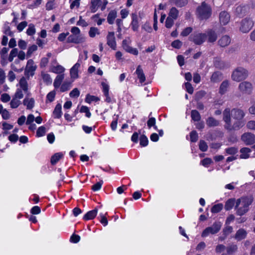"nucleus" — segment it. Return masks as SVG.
I'll use <instances>...</instances> for the list:
<instances>
[{
    "label": "nucleus",
    "instance_id": "nucleus-1",
    "mask_svg": "<svg viewBox=\"0 0 255 255\" xmlns=\"http://www.w3.org/2000/svg\"><path fill=\"white\" fill-rule=\"evenodd\" d=\"M253 201L252 196H245L238 199L236 202L235 209L236 214L239 216L245 214L249 210V206Z\"/></svg>",
    "mask_w": 255,
    "mask_h": 255
},
{
    "label": "nucleus",
    "instance_id": "nucleus-2",
    "mask_svg": "<svg viewBox=\"0 0 255 255\" xmlns=\"http://www.w3.org/2000/svg\"><path fill=\"white\" fill-rule=\"evenodd\" d=\"M196 13L200 19H206L211 15L212 9L209 5L203 2L201 5L197 7Z\"/></svg>",
    "mask_w": 255,
    "mask_h": 255
},
{
    "label": "nucleus",
    "instance_id": "nucleus-3",
    "mask_svg": "<svg viewBox=\"0 0 255 255\" xmlns=\"http://www.w3.org/2000/svg\"><path fill=\"white\" fill-rule=\"evenodd\" d=\"M254 25L253 19L249 17H245L242 19L239 23V30L242 33L249 32Z\"/></svg>",
    "mask_w": 255,
    "mask_h": 255
},
{
    "label": "nucleus",
    "instance_id": "nucleus-4",
    "mask_svg": "<svg viewBox=\"0 0 255 255\" xmlns=\"http://www.w3.org/2000/svg\"><path fill=\"white\" fill-rule=\"evenodd\" d=\"M248 76V71L243 67H239L233 72L231 77L233 80L240 82L245 79Z\"/></svg>",
    "mask_w": 255,
    "mask_h": 255
},
{
    "label": "nucleus",
    "instance_id": "nucleus-5",
    "mask_svg": "<svg viewBox=\"0 0 255 255\" xmlns=\"http://www.w3.org/2000/svg\"><path fill=\"white\" fill-rule=\"evenodd\" d=\"M18 85H19L20 88L17 89L14 97L18 99H20L23 97L22 90L25 93H26L28 89V84L26 79L24 77L21 78L19 80Z\"/></svg>",
    "mask_w": 255,
    "mask_h": 255
},
{
    "label": "nucleus",
    "instance_id": "nucleus-6",
    "mask_svg": "<svg viewBox=\"0 0 255 255\" xmlns=\"http://www.w3.org/2000/svg\"><path fill=\"white\" fill-rule=\"evenodd\" d=\"M222 223L220 222H215L211 227L206 228L202 232L201 236L206 237L209 234H215L221 229Z\"/></svg>",
    "mask_w": 255,
    "mask_h": 255
},
{
    "label": "nucleus",
    "instance_id": "nucleus-7",
    "mask_svg": "<svg viewBox=\"0 0 255 255\" xmlns=\"http://www.w3.org/2000/svg\"><path fill=\"white\" fill-rule=\"evenodd\" d=\"M239 89L243 94L250 95L253 91V85L250 82L244 81L239 84Z\"/></svg>",
    "mask_w": 255,
    "mask_h": 255
},
{
    "label": "nucleus",
    "instance_id": "nucleus-8",
    "mask_svg": "<svg viewBox=\"0 0 255 255\" xmlns=\"http://www.w3.org/2000/svg\"><path fill=\"white\" fill-rule=\"evenodd\" d=\"M190 38L196 44L200 45L206 40L207 35L205 33H195L191 36Z\"/></svg>",
    "mask_w": 255,
    "mask_h": 255
},
{
    "label": "nucleus",
    "instance_id": "nucleus-9",
    "mask_svg": "<svg viewBox=\"0 0 255 255\" xmlns=\"http://www.w3.org/2000/svg\"><path fill=\"white\" fill-rule=\"evenodd\" d=\"M223 120L225 122V128L229 130L232 129L231 120V110L226 108L223 112Z\"/></svg>",
    "mask_w": 255,
    "mask_h": 255
},
{
    "label": "nucleus",
    "instance_id": "nucleus-10",
    "mask_svg": "<svg viewBox=\"0 0 255 255\" xmlns=\"http://www.w3.org/2000/svg\"><path fill=\"white\" fill-rule=\"evenodd\" d=\"M81 63L82 60L80 58H79L77 62L71 68L70 70V74L72 79L75 80L79 77V69L81 66Z\"/></svg>",
    "mask_w": 255,
    "mask_h": 255
},
{
    "label": "nucleus",
    "instance_id": "nucleus-11",
    "mask_svg": "<svg viewBox=\"0 0 255 255\" xmlns=\"http://www.w3.org/2000/svg\"><path fill=\"white\" fill-rule=\"evenodd\" d=\"M241 139L247 145H251L255 142V135L251 132L243 134Z\"/></svg>",
    "mask_w": 255,
    "mask_h": 255
},
{
    "label": "nucleus",
    "instance_id": "nucleus-12",
    "mask_svg": "<svg viewBox=\"0 0 255 255\" xmlns=\"http://www.w3.org/2000/svg\"><path fill=\"white\" fill-rule=\"evenodd\" d=\"M85 41V37L82 35H71L67 38V42L79 44Z\"/></svg>",
    "mask_w": 255,
    "mask_h": 255
},
{
    "label": "nucleus",
    "instance_id": "nucleus-13",
    "mask_svg": "<svg viewBox=\"0 0 255 255\" xmlns=\"http://www.w3.org/2000/svg\"><path fill=\"white\" fill-rule=\"evenodd\" d=\"M107 44L113 49L116 48L115 33L114 32H109L107 36Z\"/></svg>",
    "mask_w": 255,
    "mask_h": 255
},
{
    "label": "nucleus",
    "instance_id": "nucleus-14",
    "mask_svg": "<svg viewBox=\"0 0 255 255\" xmlns=\"http://www.w3.org/2000/svg\"><path fill=\"white\" fill-rule=\"evenodd\" d=\"M219 20L221 24L226 25L230 20V14L226 11L221 12L219 14Z\"/></svg>",
    "mask_w": 255,
    "mask_h": 255
},
{
    "label": "nucleus",
    "instance_id": "nucleus-15",
    "mask_svg": "<svg viewBox=\"0 0 255 255\" xmlns=\"http://www.w3.org/2000/svg\"><path fill=\"white\" fill-rule=\"evenodd\" d=\"M248 9V6L246 5H239L237 6L234 11L235 14L239 16L245 14Z\"/></svg>",
    "mask_w": 255,
    "mask_h": 255
},
{
    "label": "nucleus",
    "instance_id": "nucleus-16",
    "mask_svg": "<svg viewBox=\"0 0 255 255\" xmlns=\"http://www.w3.org/2000/svg\"><path fill=\"white\" fill-rule=\"evenodd\" d=\"M232 115L233 118L237 120H242L245 116L243 110L237 109H234L232 110Z\"/></svg>",
    "mask_w": 255,
    "mask_h": 255
},
{
    "label": "nucleus",
    "instance_id": "nucleus-17",
    "mask_svg": "<svg viewBox=\"0 0 255 255\" xmlns=\"http://www.w3.org/2000/svg\"><path fill=\"white\" fill-rule=\"evenodd\" d=\"M131 18L132 21L130 23V26L133 31H137L139 28L138 18L137 15L136 13H132Z\"/></svg>",
    "mask_w": 255,
    "mask_h": 255
},
{
    "label": "nucleus",
    "instance_id": "nucleus-18",
    "mask_svg": "<svg viewBox=\"0 0 255 255\" xmlns=\"http://www.w3.org/2000/svg\"><path fill=\"white\" fill-rule=\"evenodd\" d=\"M101 0H91L90 8L92 12H95L99 8H101Z\"/></svg>",
    "mask_w": 255,
    "mask_h": 255
},
{
    "label": "nucleus",
    "instance_id": "nucleus-19",
    "mask_svg": "<svg viewBox=\"0 0 255 255\" xmlns=\"http://www.w3.org/2000/svg\"><path fill=\"white\" fill-rule=\"evenodd\" d=\"M214 64L217 68L220 69H224L228 67V64L227 63L219 58L215 59Z\"/></svg>",
    "mask_w": 255,
    "mask_h": 255
},
{
    "label": "nucleus",
    "instance_id": "nucleus-20",
    "mask_svg": "<svg viewBox=\"0 0 255 255\" xmlns=\"http://www.w3.org/2000/svg\"><path fill=\"white\" fill-rule=\"evenodd\" d=\"M98 213V209H95L88 211L83 217V219L85 221L92 220L97 216Z\"/></svg>",
    "mask_w": 255,
    "mask_h": 255
},
{
    "label": "nucleus",
    "instance_id": "nucleus-21",
    "mask_svg": "<svg viewBox=\"0 0 255 255\" xmlns=\"http://www.w3.org/2000/svg\"><path fill=\"white\" fill-rule=\"evenodd\" d=\"M247 233L243 229H240L238 230L235 236V239L238 241H241L245 239L247 237Z\"/></svg>",
    "mask_w": 255,
    "mask_h": 255
},
{
    "label": "nucleus",
    "instance_id": "nucleus-22",
    "mask_svg": "<svg viewBox=\"0 0 255 255\" xmlns=\"http://www.w3.org/2000/svg\"><path fill=\"white\" fill-rule=\"evenodd\" d=\"M135 73L136 74L141 83H143L145 81V76L140 65H138L137 66L135 71Z\"/></svg>",
    "mask_w": 255,
    "mask_h": 255
},
{
    "label": "nucleus",
    "instance_id": "nucleus-23",
    "mask_svg": "<svg viewBox=\"0 0 255 255\" xmlns=\"http://www.w3.org/2000/svg\"><path fill=\"white\" fill-rule=\"evenodd\" d=\"M65 68L60 65L57 66H52L50 67V71L53 73L59 74H64Z\"/></svg>",
    "mask_w": 255,
    "mask_h": 255
},
{
    "label": "nucleus",
    "instance_id": "nucleus-24",
    "mask_svg": "<svg viewBox=\"0 0 255 255\" xmlns=\"http://www.w3.org/2000/svg\"><path fill=\"white\" fill-rule=\"evenodd\" d=\"M53 117L55 119H59L62 116V106L60 104L56 105L53 112Z\"/></svg>",
    "mask_w": 255,
    "mask_h": 255
},
{
    "label": "nucleus",
    "instance_id": "nucleus-25",
    "mask_svg": "<svg viewBox=\"0 0 255 255\" xmlns=\"http://www.w3.org/2000/svg\"><path fill=\"white\" fill-rule=\"evenodd\" d=\"M117 12L115 10H112L110 11L107 16V21L110 24L114 23L117 17Z\"/></svg>",
    "mask_w": 255,
    "mask_h": 255
},
{
    "label": "nucleus",
    "instance_id": "nucleus-26",
    "mask_svg": "<svg viewBox=\"0 0 255 255\" xmlns=\"http://www.w3.org/2000/svg\"><path fill=\"white\" fill-rule=\"evenodd\" d=\"M231 42L230 37L228 36H223L218 41L219 44L221 47L228 46Z\"/></svg>",
    "mask_w": 255,
    "mask_h": 255
},
{
    "label": "nucleus",
    "instance_id": "nucleus-27",
    "mask_svg": "<svg viewBox=\"0 0 255 255\" xmlns=\"http://www.w3.org/2000/svg\"><path fill=\"white\" fill-rule=\"evenodd\" d=\"M64 78V74L58 75L54 80L53 86L55 88H58L60 87L62 81Z\"/></svg>",
    "mask_w": 255,
    "mask_h": 255
},
{
    "label": "nucleus",
    "instance_id": "nucleus-28",
    "mask_svg": "<svg viewBox=\"0 0 255 255\" xmlns=\"http://www.w3.org/2000/svg\"><path fill=\"white\" fill-rule=\"evenodd\" d=\"M251 152V149L248 147H244L241 149L240 158L243 159H247L249 157L250 153Z\"/></svg>",
    "mask_w": 255,
    "mask_h": 255
},
{
    "label": "nucleus",
    "instance_id": "nucleus-29",
    "mask_svg": "<svg viewBox=\"0 0 255 255\" xmlns=\"http://www.w3.org/2000/svg\"><path fill=\"white\" fill-rule=\"evenodd\" d=\"M229 86V82L228 80L224 81L221 84L220 89H219V93L223 95L226 93L227 91L228 88Z\"/></svg>",
    "mask_w": 255,
    "mask_h": 255
},
{
    "label": "nucleus",
    "instance_id": "nucleus-30",
    "mask_svg": "<svg viewBox=\"0 0 255 255\" xmlns=\"http://www.w3.org/2000/svg\"><path fill=\"white\" fill-rule=\"evenodd\" d=\"M63 156V154L58 152L54 154L51 158V163L52 165L55 164Z\"/></svg>",
    "mask_w": 255,
    "mask_h": 255
},
{
    "label": "nucleus",
    "instance_id": "nucleus-31",
    "mask_svg": "<svg viewBox=\"0 0 255 255\" xmlns=\"http://www.w3.org/2000/svg\"><path fill=\"white\" fill-rule=\"evenodd\" d=\"M179 15V11L175 7H172L169 11L168 17L176 19Z\"/></svg>",
    "mask_w": 255,
    "mask_h": 255
},
{
    "label": "nucleus",
    "instance_id": "nucleus-32",
    "mask_svg": "<svg viewBox=\"0 0 255 255\" xmlns=\"http://www.w3.org/2000/svg\"><path fill=\"white\" fill-rule=\"evenodd\" d=\"M236 201L234 198L228 199L225 203V209L226 210H230L233 208Z\"/></svg>",
    "mask_w": 255,
    "mask_h": 255
},
{
    "label": "nucleus",
    "instance_id": "nucleus-33",
    "mask_svg": "<svg viewBox=\"0 0 255 255\" xmlns=\"http://www.w3.org/2000/svg\"><path fill=\"white\" fill-rule=\"evenodd\" d=\"M206 124L210 127H216L219 125V122L213 117H209L206 121Z\"/></svg>",
    "mask_w": 255,
    "mask_h": 255
},
{
    "label": "nucleus",
    "instance_id": "nucleus-34",
    "mask_svg": "<svg viewBox=\"0 0 255 255\" xmlns=\"http://www.w3.org/2000/svg\"><path fill=\"white\" fill-rule=\"evenodd\" d=\"M41 76L44 82L47 85H50L52 83V79L49 74L45 72H42Z\"/></svg>",
    "mask_w": 255,
    "mask_h": 255
},
{
    "label": "nucleus",
    "instance_id": "nucleus-35",
    "mask_svg": "<svg viewBox=\"0 0 255 255\" xmlns=\"http://www.w3.org/2000/svg\"><path fill=\"white\" fill-rule=\"evenodd\" d=\"M222 77V74L220 72H215L211 77V81L213 82H219Z\"/></svg>",
    "mask_w": 255,
    "mask_h": 255
},
{
    "label": "nucleus",
    "instance_id": "nucleus-36",
    "mask_svg": "<svg viewBox=\"0 0 255 255\" xmlns=\"http://www.w3.org/2000/svg\"><path fill=\"white\" fill-rule=\"evenodd\" d=\"M208 42H214L216 40L217 38L216 33L211 30L208 31Z\"/></svg>",
    "mask_w": 255,
    "mask_h": 255
},
{
    "label": "nucleus",
    "instance_id": "nucleus-37",
    "mask_svg": "<svg viewBox=\"0 0 255 255\" xmlns=\"http://www.w3.org/2000/svg\"><path fill=\"white\" fill-rule=\"evenodd\" d=\"M31 60L28 61L27 66L25 70V75L29 77L32 76V65L31 64Z\"/></svg>",
    "mask_w": 255,
    "mask_h": 255
},
{
    "label": "nucleus",
    "instance_id": "nucleus-38",
    "mask_svg": "<svg viewBox=\"0 0 255 255\" xmlns=\"http://www.w3.org/2000/svg\"><path fill=\"white\" fill-rule=\"evenodd\" d=\"M107 214V213L105 214H104L103 213H101L99 214V218L100 219V223L104 226H106L108 224V221L106 217V215Z\"/></svg>",
    "mask_w": 255,
    "mask_h": 255
},
{
    "label": "nucleus",
    "instance_id": "nucleus-39",
    "mask_svg": "<svg viewBox=\"0 0 255 255\" xmlns=\"http://www.w3.org/2000/svg\"><path fill=\"white\" fill-rule=\"evenodd\" d=\"M46 132V128L44 126H41L37 129L36 136L38 137L43 136L45 135Z\"/></svg>",
    "mask_w": 255,
    "mask_h": 255
},
{
    "label": "nucleus",
    "instance_id": "nucleus-40",
    "mask_svg": "<svg viewBox=\"0 0 255 255\" xmlns=\"http://www.w3.org/2000/svg\"><path fill=\"white\" fill-rule=\"evenodd\" d=\"M191 116L192 119L194 121H199L201 116L199 113L196 110H192L191 111Z\"/></svg>",
    "mask_w": 255,
    "mask_h": 255
},
{
    "label": "nucleus",
    "instance_id": "nucleus-41",
    "mask_svg": "<svg viewBox=\"0 0 255 255\" xmlns=\"http://www.w3.org/2000/svg\"><path fill=\"white\" fill-rule=\"evenodd\" d=\"M20 104V101L18 99L15 98L14 97L12 98V100L10 103V107L12 108H17Z\"/></svg>",
    "mask_w": 255,
    "mask_h": 255
},
{
    "label": "nucleus",
    "instance_id": "nucleus-42",
    "mask_svg": "<svg viewBox=\"0 0 255 255\" xmlns=\"http://www.w3.org/2000/svg\"><path fill=\"white\" fill-rule=\"evenodd\" d=\"M222 204H217L213 206L211 209V212L213 213H217L223 209Z\"/></svg>",
    "mask_w": 255,
    "mask_h": 255
},
{
    "label": "nucleus",
    "instance_id": "nucleus-43",
    "mask_svg": "<svg viewBox=\"0 0 255 255\" xmlns=\"http://www.w3.org/2000/svg\"><path fill=\"white\" fill-rule=\"evenodd\" d=\"M89 34L91 37H94L96 34L99 35L100 34V32L98 28L92 27L90 28Z\"/></svg>",
    "mask_w": 255,
    "mask_h": 255
},
{
    "label": "nucleus",
    "instance_id": "nucleus-44",
    "mask_svg": "<svg viewBox=\"0 0 255 255\" xmlns=\"http://www.w3.org/2000/svg\"><path fill=\"white\" fill-rule=\"evenodd\" d=\"M244 125V122L242 120H238L233 126H232V129L235 130L240 128Z\"/></svg>",
    "mask_w": 255,
    "mask_h": 255
},
{
    "label": "nucleus",
    "instance_id": "nucleus-45",
    "mask_svg": "<svg viewBox=\"0 0 255 255\" xmlns=\"http://www.w3.org/2000/svg\"><path fill=\"white\" fill-rule=\"evenodd\" d=\"M238 250V247L236 245H231L228 247L227 251L228 254L231 255L236 252Z\"/></svg>",
    "mask_w": 255,
    "mask_h": 255
},
{
    "label": "nucleus",
    "instance_id": "nucleus-46",
    "mask_svg": "<svg viewBox=\"0 0 255 255\" xmlns=\"http://www.w3.org/2000/svg\"><path fill=\"white\" fill-rule=\"evenodd\" d=\"M69 2L70 3V7L71 9H73L75 7L78 8L80 6V0H70Z\"/></svg>",
    "mask_w": 255,
    "mask_h": 255
},
{
    "label": "nucleus",
    "instance_id": "nucleus-47",
    "mask_svg": "<svg viewBox=\"0 0 255 255\" xmlns=\"http://www.w3.org/2000/svg\"><path fill=\"white\" fill-rule=\"evenodd\" d=\"M140 144L142 146H146L148 144L147 137L144 135H141L140 137Z\"/></svg>",
    "mask_w": 255,
    "mask_h": 255
},
{
    "label": "nucleus",
    "instance_id": "nucleus-48",
    "mask_svg": "<svg viewBox=\"0 0 255 255\" xmlns=\"http://www.w3.org/2000/svg\"><path fill=\"white\" fill-rule=\"evenodd\" d=\"M18 55V49L17 48H14L10 51L9 56L8 57V60L10 62L12 61L14 57H16Z\"/></svg>",
    "mask_w": 255,
    "mask_h": 255
},
{
    "label": "nucleus",
    "instance_id": "nucleus-49",
    "mask_svg": "<svg viewBox=\"0 0 255 255\" xmlns=\"http://www.w3.org/2000/svg\"><path fill=\"white\" fill-rule=\"evenodd\" d=\"M186 91L190 94H192L194 92V88L189 82H186L184 84Z\"/></svg>",
    "mask_w": 255,
    "mask_h": 255
},
{
    "label": "nucleus",
    "instance_id": "nucleus-50",
    "mask_svg": "<svg viewBox=\"0 0 255 255\" xmlns=\"http://www.w3.org/2000/svg\"><path fill=\"white\" fill-rule=\"evenodd\" d=\"M98 100H99V99L97 97L94 96H92V95H90L89 94L86 96V97L85 99L86 102H87L88 103H91L92 102H93V101L96 102V101H98Z\"/></svg>",
    "mask_w": 255,
    "mask_h": 255
},
{
    "label": "nucleus",
    "instance_id": "nucleus-51",
    "mask_svg": "<svg viewBox=\"0 0 255 255\" xmlns=\"http://www.w3.org/2000/svg\"><path fill=\"white\" fill-rule=\"evenodd\" d=\"M80 112L81 113H84L86 114V116L87 117V118H90L91 116V114L89 111V108L86 107V106H82L81 107V109H80Z\"/></svg>",
    "mask_w": 255,
    "mask_h": 255
},
{
    "label": "nucleus",
    "instance_id": "nucleus-52",
    "mask_svg": "<svg viewBox=\"0 0 255 255\" xmlns=\"http://www.w3.org/2000/svg\"><path fill=\"white\" fill-rule=\"evenodd\" d=\"M190 140L192 142H196L198 139V135L195 130H193L190 132Z\"/></svg>",
    "mask_w": 255,
    "mask_h": 255
},
{
    "label": "nucleus",
    "instance_id": "nucleus-53",
    "mask_svg": "<svg viewBox=\"0 0 255 255\" xmlns=\"http://www.w3.org/2000/svg\"><path fill=\"white\" fill-rule=\"evenodd\" d=\"M71 87V84L68 82H64L63 83L61 87H60V91L62 92H65L68 91Z\"/></svg>",
    "mask_w": 255,
    "mask_h": 255
},
{
    "label": "nucleus",
    "instance_id": "nucleus-54",
    "mask_svg": "<svg viewBox=\"0 0 255 255\" xmlns=\"http://www.w3.org/2000/svg\"><path fill=\"white\" fill-rule=\"evenodd\" d=\"M80 95V91L77 88H74L73 90H72L69 96L71 98H77Z\"/></svg>",
    "mask_w": 255,
    "mask_h": 255
},
{
    "label": "nucleus",
    "instance_id": "nucleus-55",
    "mask_svg": "<svg viewBox=\"0 0 255 255\" xmlns=\"http://www.w3.org/2000/svg\"><path fill=\"white\" fill-rule=\"evenodd\" d=\"M103 183L102 180L96 183L92 186V189L94 191H97L101 189L102 185Z\"/></svg>",
    "mask_w": 255,
    "mask_h": 255
},
{
    "label": "nucleus",
    "instance_id": "nucleus-56",
    "mask_svg": "<svg viewBox=\"0 0 255 255\" xmlns=\"http://www.w3.org/2000/svg\"><path fill=\"white\" fill-rule=\"evenodd\" d=\"M55 95L56 93L54 91H51L47 94L46 96L47 100L49 102L53 101L55 99Z\"/></svg>",
    "mask_w": 255,
    "mask_h": 255
},
{
    "label": "nucleus",
    "instance_id": "nucleus-57",
    "mask_svg": "<svg viewBox=\"0 0 255 255\" xmlns=\"http://www.w3.org/2000/svg\"><path fill=\"white\" fill-rule=\"evenodd\" d=\"M174 19L167 17L165 21V26L167 28H171L174 24Z\"/></svg>",
    "mask_w": 255,
    "mask_h": 255
},
{
    "label": "nucleus",
    "instance_id": "nucleus-58",
    "mask_svg": "<svg viewBox=\"0 0 255 255\" xmlns=\"http://www.w3.org/2000/svg\"><path fill=\"white\" fill-rule=\"evenodd\" d=\"M199 149L202 151H206L208 149V145L204 140H200L199 142Z\"/></svg>",
    "mask_w": 255,
    "mask_h": 255
},
{
    "label": "nucleus",
    "instance_id": "nucleus-59",
    "mask_svg": "<svg viewBox=\"0 0 255 255\" xmlns=\"http://www.w3.org/2000/svg\"><path fill=\"white\" fill-rule=\"evenodd\" d=\"M212 162V160L211 158H206L203 159L202 160H201V164L203 166H204L206 167H208Z\"/></svg>",
    "mask_w": 255,
    "mask_h": 255
},
{
    "label": "nucleus",
    "instance_id": "nucleus-60",
    "mask_svg": "<svg viewBox=\"0 0 255 255\" xmlns=\"http://www.w3.org/2000/svg\"><path fill=\"white\" fill-rule=\"evenodd\" d=\"M95 128H96L95 126H94L93 128V127H88V126H85V125L82 126L83 130L86 133H87V134L90 133L92 132L93 129H95Z\"/></svg>",
    "mask_w": 255,
    "mask_h": 255
},
{
    "label": "nucleus",
    "instance_id": "nucleus-61",
    "mask_svg": "<svg viewBox=\"0 0 255 255\" xmlns=\"http://www.w3.org/2000/svg\"><path fill=\"white\" fill-rule=\"evenodd\" d=\"M233 232V228L230 226H227L223 229V233L225 237Z\"/></svg>",
    "mask_w": 255,
    "mask_h": 255
},
{
    "label": "nucleus",
    "instance_id": "nucleus-62",
    "mask_svg": "<svg viewBox=\"0 0 255 255\" xmlns=\"http://www.w3.org/2000/svg\"><path fill=\"white\" fill-rule=\"evenodd\" d=\"M226 151L228 154L234 155L237 152L238 149L235 147H231L227 148Z\"/></svg>",
    "mask_w": 255,
    "mask_h": 255
},
{
    "label": "nucleus",
    "instance_id": "nucleus-63",
    "mask_svg": "<svg viewBox=\"0 0 255 255\" xmlns=\"http://www.w3.org/2000/svg\"><path fill=\"white\" fill-rule=\"evenodd\" d=\"M192 31V28L191 27L185 28L181 33L182 36H186L189 35Z\"/></svg>",
    "mask_w": 255,
    "mask_h": 255
},
{
    "label": "nucleus",
    "instance_id": "nucleus-64",
    "mask_svg": "<svg viewBox=\"0 0 255 255\" xmlns=\"http://www.w3.org/2000/svg\"><path fill=\"white\" fill-rule=\"evenodd\" d=\"M247 127L251 130H255V121H250L247 124Z\"/></svg>",
    "mask_w": 255,
    "mask_h": 255
}]
</instances>
